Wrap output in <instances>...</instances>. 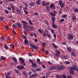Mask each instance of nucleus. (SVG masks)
I'll return each instance as SVG.
<instances>
[{"label": "nucleus", "instance_id": "obj_1", "mask_svg": "<svg viewBox=\"0 0 78 78\" xmlns=\"http://www.w3.org/2000/svg\"><path fill=\"white\" fill-rule=\"evenodd\" d=\"M19 60L20 61V64H22L23 66H25L26 64L25 63V60L23 59V58H19Z\"/></svg>", "mask_w": 78, "mask_h": 78}, {"label": "nucleus", "instance_id": "obj_2", "mask_svg": "<svg viewBox=\"0 0 78 78\" xmlns=\"http://www.w3.org/2000/svg\"><path fill=\"white\" fill-rule=\"evenodd\" d=\"M58 4L60 5L61 6V9H63V7L64 6V3L62 0H60L58 2Z\"/></svg>", "mask_w": 78, "mask_h": 78}, {"label": "nucleus", "instance_id": "obj_3", "mask_svg": "<svg viewBox=\"0 0 78 78\" xmlns=\"http://www.w3.org/2000/svg\"><path fill=\"white\" fill-rule=\"evenodd\" d=\"M63 69H64V67L63 66L60 65H57L56 68V69H57V70H62Z\"/></svg>", "mask_w": 78, "mask_h": 78}, {"label": "nucleus", "instance_id": "obj_4", "mask_svg": "<svg viewBox=\"0 0 78 78\" xmlns=\"http://www.w3.org/2000/svg\"><path fill=\"white\" fill-rule=\"evenodd\" d=\"M69 40H71V39L73 40V35L72 34H69V36H68Z\"/></svg>", "mask_w": 78, "mask_h": 78}, {"label": "nucleus", "instance_id": "obj_5", "mask_svg": "<svg viewBox=\"0 0 78 78\" xmlns=\"http://www.w3.org/2000/svg\"><path fill=\"white\" fill-rule=\"evenodd\" d=\"M37 75H38V74H33L32 75H30L29 77L30 78H35V77H36V76H37Z\"/></svg>", "mask_w": 78, "mask_h": 78}, {"label": "nucleus", "instance_id": "obj_6", "mask_svg": "<svg viewBox=\"0 0 78 78\" xmlns=\"http://www.w3.org/2000/svg\"><path fill=\"white\" fill-rule=\"evenodd\" d=\"M17 69H19L20 70H22L23 69H24V67L23 66H18L17 67Z\"/></svg>", "mask_w": 78, "mask_h": 78}, {"label": "nucleus", "instance_id": "obj_7", "mask_svg": "<svg viewBox=\"0 0 78 78\" xmlns=\"http://www.w3.org/2000/svg\"><path fill=\"white\" fill-rule=\"evenodd\" d=\"M31 65L33 68H36L37 67V64L36 63H31Z\"/></svg>", "mask_w": 78, "mask_h": 78}, {"label": "nucleus", "instance_id": "obj_8", "mask_svg": "<svg viewBox=\"0 0 78 78\" xmlns=\"http://www.w3.org/2000/svg\"><path fill=\"white\" fill-rule=\"evenodd\" d=\"M30 45L32 48H34L35 50L37 49V47L34 44H30Z\"/></svg>", "mask_w": 78, "mask_h": 78}, {"label": "nucleus", "instance_id": "obj_9", "mask_svg": "<svg viewBox=\"0 0 78 78\" xmlns=\"http://www.w3.org/2000/svg\"><path fill=\"white\" fill-rule=\"evenodd\" d=\"M52 25L54 28H55L56 29V28H57V25L55 24V23L53 22L52 23Z\"/></svg>", "mask_w": 78, "mask_h": 78}, {"label": "nucleus", "instance_id": "obj_10", "mask_svg": "<svg viewBox=\"0 0 78 78\" xmlns=\"http://www.w3.org/2000/svg\"><path fill=\"white\" fill-rule=\"evenodd\" d=\"M14 70L15 71V72L16 73H18V75H20L21 74V73H20V71H19L17 69H14Z\"/></svg>", "mask_w": 78, "mask_h": 78}, {"label": "nucleus", "instance_id": "obj_11", "mask_svg": "<svg viewBox=\"0 0 78 78\" xmlns=\"http://www.w3.org/2000/svg\"><path fill=\"white\" fill-rule=\"evenodd\" d=\"M16 12H17V13L18 14H20V15H21L22 14V12L19 11V10L18 8H16Z\"/></svg>", "mask_w": 78, "mask_h": 78}, {"label": "nucleus", "instance_id": "obj_12", "mask_svg": "<svg viewBox=\"0 0 78 78\" xmlns=\"http://www.w3.org/2000/svg\"><path fill=\"white\" fill-rule=\"evenodd\" d=\"M57 78H66V76L63 75L62 76H60L57 75Z\"/></svg>", "mask_w": 78, "mask_h": 78}, {"label": "nucleus", "instance_id": "obj_13", "mask_svg": "<svg viewBox=\"0 0 78 78\" xmlns=\"http://www.w3.org/2000/svg\"><path fill=\"white\" fill-rule=\"evenodd\" d=\"M56 68V66H52L51 67H50V70H54V69H55Z\"/></svg>", "mask_w": 78, "mask_h": 78}, {"label": "nucleus", "instance_id": "obj_14", "mask_svg": "<svg viewBox=\"0 0 78 78\" xmlns=\"http://www.w3.org/2000/svg\"><path fill=\"white\" fill-rule=\"evenodd\" d=\"M70 71L69 73H70V75H74L75 73H74V71L72 70H69Z\"/></svg>", "mask_w": 78, "mask_h": 78}, {"label": "nucleus", "instance_id": "obj_15", "mask_svg": "<svg viewBox=\"0 0 78 78\" xmlns=\"http://www.w3.org/2000/svg\"><path fill=\"white\" fill-rule=\"evenodd\" d=\"M76 68V67L75 68V67H72L69 69V70H75Z\"/></svg>", "mask_w": 78, "mask_h": 78}, {"label": "nucleus", "instance_id": "obj_16", "mask_svg": "<svg viewBox=\"0 0 78 78\" xmlns=\"http://www.w3.org/2000/svg\"><path fill=\"white\" fill-rule=\"evenodd\" d=\"M22 73L25 76H27V72H26L23 71Z\"/></svg>", "mask_w": 78, "mask_h": 78}, {"label": "nucleus", "instance_id": "obj_17", "mask_svg": "<svg viewBox=\"0 0 78 78\" xmlns=\"http://www.w3.org/2000/svg\"><path fill=\"white\" fill-rule=\"evenodd\" d=\"M12 59H13V60H14V61L15 63H17V59H16V58L15 57H13Z\"/></svg>", "mask_w": 78, "mask_h": 78}, {"label": "nucleus", "instance_id": "obj_18", "mask_svg": "<svg viewBox=\"0 0 78 78\" xmlns=\"http://www.w3.org/2000/svg\"><path fill=\"white\" fill-rule=\"evenodd\" d=\"M52 45H53V47L55 48H58V46H57L54 43L52 44Z\"/></svg>", "mask_w": 78, "mask_h": 78}, {"label": "nucleus", "instance_id": "obj_19", "mask_svg": "<svg viewBox=\"0 0 78 78\" xmlns=\"http://www.w3.org/2000/svg\"><path fill=\"white\" fill-rule=\"evenodd\" d=\"M62 58L63 59H67L68 58V56L67 55H64L63 56Z\"/></svg>", "mask_w": 78, "mask_h": 78}, {"label": "nucleus", "instance_id": "obj_20", "mask_svg": "<svg viewBox=\"0 0 78 78\" xmlns=\"http://www.w3.org/2000/svg\"><path fill=\"white\" fill-rule=\"evenodd\" d=\"M1 60H6V58L3 56H2L1 57Z\"/></svg>", "mask_w": 78, "mask_h": 78}, {"label": "nucleus", "instance_id": "obj_21", "mask_svg": "<svg viewBox=\"0 0 78 78\" xmlns=\"http://www.w3.org/2000/svg\"><path fill=\"white\" fill-rule=\"evenodd\" d=\"M21 22H22L23 23V25L25 24H28V23H27V22H25V21H22Z\"/></svg>", "mask_w": 78, "mask_h": 78}, {"label": "nucleus", "instance_id": "obj_22", "mask_svg": "<svg viewBox=\"0 0 78 78\" xmlns=\"http://www.w3.org/2000/svg\"><path fill=\"white\" fill-rule=\"evenodd\" d=\"M67 50L69 51V52H71L72 51V49L70 48H67Z\"/></svg>", "mask_w": 78, "mask_h": 78}, {"label": "nucleus", "instance_id": "obj_23", "mask_svg": "<svg viewBox=\"0 0 78 78\" xmlns=\"http://www.w3.org/2000/svg\"><path fill=\"white\" fill-rule=\"evenodd\" d=\"M28 43V40L27 39H25L24 40V44H25V45H27V43Z\"/></svg>", "mask_w": 78, "mask_h": 78}, {"label": "nucleus", "instance_id": "obj_24", "mask_svg": "<svg viewBox=\"0 0 78 78\" xmlns=\"http://www.w3.org/2000/svg\"><path fill=\"white\" fill-rule=\"evenodd\" d=\"M37 63L39 65L41 64V62H40L41 61V60H40V59H39V58H37Z\"/></svg>", "mask_w": 78, "mask_h": 78}, {"label": "nucleus", "instance_id": "obj_25", "mask_svg": "<svg viewBox=\"0 0 78 78\" xmlns=\"http://www.w3.org/2000/svg\"><path fill=\"white\" fill-rule=\"evenodd\" d=\"M42 5L43 6H45L46 5V2L44 1L42 2Z\"/></svg>", "mask_w": 78, "mask_h": 78}, {"label": "nucleus", "instance_id": "obj_26", "mask_svg": "<svg viewBox=\"0 0 78 78\" xmlns=\"http://www.w3.org/2000/svg\"><path fill=\"white\" fill-rule=\"evenodd\" d=\"M1 41H2V42H3V41H5V40H4V37H3L2 36H1Z\"/></svg>", "mask_w": 78, "mask_h": 78}, {"label": "nucleus", "instance_id": "obj_27", "mask_svg": "<svg viewBox=\"0 0 78 78\" xmlns=\"http://www.w3.org/2000/svg\"><path fill=\"white\" fill-rule=\"evenodd\" d=\"M51 15V16H56V15L53 12H51L50 13Z\"/></svg>", "mask_w": 78, "mask_h": 78}, {"label": "nucleus", "instance_id": "obj_28", "mask_svg": "<svg viewBox=\"0 0 78 78\" xmlns=\"http://www.w3.org/2000/svg\"><path fill=\"white\" fill-rule=\"evenodd\" d=\"M76 19V17L75 16L72 18V20H73V21H75Z\"/></svg>", "mask_w": 78, "mask_h": 78}, {"label": "nucleus", "instance_id": "obj_29", "mask_svg": "<svg viewBox=\"0 0 78 78\" xmlns=\"http://www.w3.org/2000/svg\"><path fill=\"white\" fill-rule=\"evenodd\" d=\"M10 46H11V47L13 48V49L14 48V44H11Z\"/></svg>", "mask_w": 78, "mask_h": 78}, {"label": "nucleus", "instance_id": "obj_30", "mask_svg": "<svg viewBox=\"0 0 78 78\" xmlns=\"http://www.w3.org/2000/svg\"><path fill=\"white\" fill-rule=\"evenodd\" d=\"M56 20V19L55 17H52V20L53 22H55V20Z\"/></svg>", "mask_w": 78, "mask_h": 78}, {"label": "nucleus", "instance_id": "obj_31", "mask_svg": "<svg viewBox=\"0 0 78 78\" xmlns=\"http://www.w3.org/2000/svg\"><path fill=\"white\" fill-rule=\"evenodd\" d=\"M21 37L22 38H23V39H24L27 38V37L24 35H21Z\"/></svg>", "mask_w": 78, "mask_h": 78}, {"label": "nucleus", "instance_id": "obj_32", "mask_svg": "<svg viewBox=\"0 0 78 78\" xmlns=\"http://www.w3.org/2000/svg\"><path fill=\"white\" fill-rule=\"evenodd\" d=\"M5 12L6 14H8L9 13V11L6 9L5 10Z\"/></svg>", "mask_w": 78, "mask_h": 78}, {"label": "nucleus", "instance_id": "obj_33", "mask_svg": "<svg viewBox=\"0 0 78 78\" xmlns=\"http://www.w3.org/2000/svg\"><path fill=\"white\" fill-rule=\"evenodd\" d=\"M29 5L30 6H34V3L33 2H31L29 3Z\"/></svg>", "mask_w": 78, "mask_h": 78}, {"label": "nucleus", "instance_id": "obj_34", "mask_svg": "<svg viewBox=\"0 0 78 78\" xmlns=\"http://www.w3.org/2000/svg\"><path fill=\"white\" fill-rule=\"evenodd\" d=\"M42 47H45L46 46L45 43V42L43 43L42 44Z\"/></svg>", "mask_w": 78, "mask_h": 78}, {"label": "nucleus", "instance_id": "obj_35", "mask_svg": "<svg viewBox=\"0 0 78 78\" xmlns=\"http://www.w3.org/2000/svg\"><path fill=\"white\" fill-rule=\"evenodd\" d=\"M73 77V76H70V75H68L67 76V78H72Z\"/></svg>", "mask_w": 78, "mask_h": 78}, {"label": "nucleus", "instance_id": "obj_36", "mask_svg": "<svg viewBox=\"0 0 78 78\" xmlns=\"http://www.w3.org/2000/svg\"><path fill=\"white\" fill-rule=\"evenodd\" d=\"M65 62L66 64H69L70 63V62L68 61H66Z\"/></svg>", "mask_w": 78, "mask_h": 78}, {"label": "nucleus", "instance_id": "obj_37", "mask_svg": "<svg viewBox=\"0 0 78 78\" xmlns=\"http://www.w3.org/2000/svg\"><path fill=\"white\" fill-rule=\"evenodd\" d=\"M4 17H2V16H1L0 17V20L1 21H2V20H4Z\"/></svg>", "mask_w": 78, "mask_h": 78}, {"label": "nucleus", "instance_id": "obj_38", "mask_svg": "<svg viewBox=\"0 0 78 78\" xmlns=\"http://www.w3.org/2000/svg\"><path fill=\"white\" fill-rule=\"evenodd\" d=\"M67 15H64L62 16V18H66V17H67Z\"/></svg>", "mask_w": 78, "mask_h": 78}, {"label": "nucleus", "instance_id": "obj_39", "mask_svg": "<svg viewBox=\"0 0 78 78\" xmlns=\"http://www.w3.org/2000/svg\"><path fill=\"white\" fill-rule=\"evenodd\" d=\"M71 55L72 56H76V55H75V53L74 52H73L71 53Z\"/></svg>", "mask_w": 78, "mask_h": 78}, {"label": "nucleus", "instance_id": "obj_40", "mask_svg": "<svg viewBox=\"0 0 78 78\" xmlns=\"http://www.w3.org/2000/svg\"><path fill=\"white\" fill-rule=\"evenodd\" d=\"M17 26L18 27H22V26H21V25L20 23H17Z\"/></svg>", "mask_w": 78, "mask_h": 78}, {"label": "nucleus", "instance_id": "obj_41", "mask_svg": "<svg viewBox=\"0 0 78 78\" xmlns=\"http://www.w3.org/2000/svg\"><path fill=\"white\" fill-rule=\"evenodd\" d=\"M40 1H41V0H38L37 1L36 3L38 4V5H40Z\"/></svg>", "mask_w": 78, "mask_h": 78}, {"label": "nucleus", "instance_id": "obj_42", "mask_svg": "<svg viewBox=\"0 0 78 78\" xmlns=\"http://www.w3.org/2000/svg\"><path fill=\"white\" fill-rule=\"evenodd\" d=\"M46 36H48V37H51L50 35L49 34H46Z\"/></svg>", "mask_w": 78, "mask_h": 78}, {"label": "nucleus", "instance_id": "obj_43", "mask_svg": "<svg viewBox=\"0 0 78 78\" xmlns=\"http://www.w3.org/2000/svg\"><path fill=\"white\" fill-rule=\"evenodd\" d=\"M41 69L40 68H37L35 69V71H40Z\"/></svg>", "mask_w": 78, "mask_h": 78}, {"label": "nucleus", "instance_id": "obj_44", "mask_svg": "<svg viewBox=\"0 0 78 78\" xmlns=\"http://www.w3.org/2000/svg\"><path fill=\"white\" fill-rule=\"evenodd\" d=\"M46 78H47V77H48V76H49L50 75V73H49V72H48L46 73Z\"/></svg>", "mask_w": 78, "mask_h": 78}, {"label": "nucleus", "instance_id": "obj_45", "mask_svg": "<svg viewBox=\"0 0 78 78\" xmlns=\"http://www.w3.org/2000/svg\"><path fill=\"white\" fill-rule=\"evenodd\" d=\"M74 12H78V9L76 8L74 11Z\"/></svg>", "mask_w": 78, "mask_h": 78}, {"label": "nucleus", "instance_id": "obj_46", "mask_svg": "<svg viewBox=\"0 0 78 78\" xmlns=\"http://www.w3.org/2000/svg\"><path fill=\"white\" fill-rule=\"evenodd\" d=\"M4 47L5 49H6V50L8 49V47H7V45H6L5 43H4Z\"/></svg>", "mask_w": 78, "mask_h": 78}, {"label": "nucleus", "instance_id": "obj_47", "mask_svg": "<svg viewBox=\"0 0 78 78\" xmlns=\"http://www.w3.org/2000/svg\"><path fill=\"white\" fill-rule=\"evenodd\" d=\"M71 17H75V15L73 13H72L71 14Z\"/></svg>", "mask_w": 78, "mask_h": 78}, {"label": "nucleus", "instance_id": "obj_48", "mask_svg": "<svg viewBox=\"0 0 78 78\" xmlns=\"http://www.w3.org/2000/svg\"><path fill=\"white\" fill-rule=\"evenodd\" d=\"M46 10H47V11H48H48H50V8H48V7H46Z\"/></svg>", "mask_w": 78, "mask_h": 78}, {"label": "nucleus", "instance_id": "obj_49", "mask_svg": "<svg viewBox=\"0 0 78 78\" xmlns=\"http://www.w3.org/2000/svg\"><path fill=\"white\" fill-rule=\"evenodd\" d=\"M29 23L30 24V25H33V23H32V22H31V20H29Z\"/></svg>", "mask_w": 78, "mask_h": 78}, {"label": "nucleus", "instance_id": "obj_50", "mask_svg": "<svg viewBox=\"0 0 78 78\" xmlns=\"http://www.w3.org/2000/svg\"><path fill=\"white\" fill-rule=\"evenodd\" d=\"M54 6V4H51V5L50 7V8H53V7Z\"/></svg>", "mask_w": 78, "mask_h": 78}, {"label": "nucleus", "instance_id": "obj_51", "mask_svg": "<svg viewBox=\"0 0 78 78\" xmlns=\"http://www.w3.org/2000/svg\"><path fill=\"white\" fill-rule=\"evenodd\" d=\"M29 29L30 30H33V29H34V27L30 26L29 27Z\"/></svg>", "mask_w": 78, "mask_h": 78}, {"label": "nucleus", "instance_id": "obj_52", "mask_svg": "<svg viewBox=\"0 0 78 78\" xmlns=\"http://www.w3.org/2000/svg\"><path fill=\"white\" fill-rule=\"evenodd\" d=\"M64 19H61L60 22V23H62V22H64Z\"/></svg>", "mask_w": 78, "mask_h": 78}, {"label": "nucleus", "instance_id": "obj_53", "mask_svg": "<svg viewBox=\"0 0 78 78\" xmlns=\"http://www.w3.org/2000/svg\"><path fill=\"white\" fill-rule=\"evenodd\" d=\"M43 35L44 37H45V36H46V33H45V32H43Z\"/></svg>", "mask_w": 78, "mask_h": 78}, {"label": "nucleus", "instance_id": "obj_54", "mask_svg": "<svg viewBox=\"0 0 78 78\" xmlns=\"http://www.w3.org/2000/svg\"><path fill=\"white\" fill-rule=\"evenodd\" d=\"M24 12H25V14H28V12L26 10H24Z\"/></svg>", "mask_w": 78, "mask_h": 78}, {"label": "nucleus", "instance_id": "obj_55", "mask_svg": "<svg viewBox=\"0 0 78 78\" xmlns=\"http://www.w3.org/2000/svg\"><path fill=\"white\" fill-rule=\"evenodd\" d=\"M29 62H31V64H32V63H33V61L32 60H31L30 59L29 60Z\"/></svg>", "mask_w": 78, "mask_h": 78}, {"label": "nucleus", "instance_id": "obj_56", "mask_svg": "<svg viewBox=\"0 0 78 78\" xmlns=\"http://www.w3.org/2000/svg\"><path fill=\"white\" fill-rule=\"evenodd\" d=\"M12 32L13 33H14L15 34H17V33H16V32L15 31L13 30H12Z\"/></svg>", "mask_w": 78, "mask_h": 78}, {"label": "nucleus", "instance_id": "obj_57", "mask_svg": "<svg viewBox=\"0 0 78 78\" xmlns=\"http://www.w3.org/2000/svg\"><path fill=\"white\" fill-rule=\"evenodd\" d=\"M38 31H39V32H40V33H41V34L42 33V31L41 30L39 29Z\"/></svg>", "mask_w": 78, "mask_h": 78}, {"label": "nucleus", "instance_id": "obj_58", "mask_svg": "<svg viewBox=\"0 0 78 78\" xmlns=\"http://www.w3.org/2000/svg\"><path fill=\"white\" fill-rule=\"evenodd\" d=\"M53 36L55 38H56V34L55 33L54 34Z\"/></svg>", "mask_w": 78, "mask_h": 78}, {"label": "nucleus", "instance_id": "obj_59", "mask_svg": "<svg viewBox=\"0 0 78 78\" xmlns=\"http://www.w3.org/2000/svg\"><path fill=\"white\" fill-rule=\"evenodd\" d=\"M27 24H25L24 25V27H23L24 29H25V28H26V27H27Z\"/></svg>", "mask_w": 78, "mask_h": 78}, {"label": "nucleus", "instance_id": "obj_60", "mask_svg": "<svg viewBox=\"0 0 78 78\" xmlns=\"http://www.w3.org/2000/svg\"><path fill=\"white\" fill-rule=\"evenodd\" d=\"M12 27H13V28H17V26H16V25H15V24L13 25Z\"/></svg>", "mask_w": 78, "mask_h": 78}, {"label": "nucleus", "instance_id": "obj_61", "mask_svg": "<svg viewBox=\"0 0 78 78\" xmlns=\"http://www.w3.org/2000/svg\"><path fill=\"white\" fill-rule=\"evenodd\" d=\"M10 73H11V72H8L7 73V75H10Z\"/></svg>", "mask_w": 78, "mask_h": 78}, {"label": "nucleus", "instance_id": "obj_62", "mask_svg": "<svg viewBox=\"0 0 78 78\" xmlns=\"http://www.w3.org/2000/svg\"><path fill=\"white\" fill-rule=\"evenodd\" d=\"M31 70H32V71L33 72H35V70H34V69H31Z\"/></svg>", "mask_w": 78, "mask_h": 78}, {"label": "nucleus", "instance_id": "obj_63", "mask_svg": "<svg viewBox=\"0 0 78 78\" xmlns=\"http://www.w3.org/2000/svg\"><path fill=\"white\" fill-rule=\"evenodd\" d=\"M62 12L61 11V10H60L58 12L59 14H61Z\"/></svg>", "mask_w": 78, "mask_h": 78}, {"label": "nucleus", "instance_id": "obj_64", "mask_svg": "<svg viewBox=\"0 0 78 78\" xmlns=\"http://www.w3.org/2000/svg\"><path fill=\"white\" fill-rule=\"evenodd\" d=\"M11 8H12V9H14V6L12 5L11 6Z\"/></svg>", "mask_w": 78, "mask_h": 78}]
</instances>
